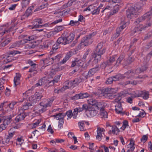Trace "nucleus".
Segmentation results:
<instances>
[{"label": "nucleus", "instance_id": "nucleus-18", "mask_svg": "<svg viewBox=\"0 0 152 152\" xmlns=\"http://www.w3.org/2000/svg\"><path fill=\"white\" fill-rule=\"evenodd\" d=\"M75 37L74 35L72 33H68L67 35L65 37L67 44L71 43Z\"/></svg>", "mask_w": 152, "mask_h": 152}, {"label": "nucleus", "instance_id": "nucleus-56", "mask_svg": "<svg viewBox=\"0 0 152 152\" xmlns=\"http://www.w3.org/2000/svg\"><path fill=\"white\" fill-rule=\"evenodd\" d=\"M65 116L66 115H67L68 118H67V119H68V118H70L72 117V116L73 114L72 113V110H69L68 111H67L66 114H65Z\"/></svg>", "mask_w": 152, "mask_h": 152}, {"label": "nucleus", "instance_id": "nucleus-46", "mask_svg": "<svg viewBox=\"0 0 152 152\" xmlns=\"http://www.w3.org/2000/svg\"><path fill=\"white\" fill-rule=\"evenodd\" d=\"M29 0H23L22 1V5L23 8H26L29 4Z\"/></svg>", "mask_w": 152, "mask_h": 152}, {"label": "nucleus", "instance_id": "nucleus-11", "mask_svg": "<svg viewBox=\"0 0 152 152\" xmlns=\"http://www.w3.org/2000/svg\"><path fill=\"white\" fill-rule=\"evenodd\" d=\"M126 23L124 21H122L120 23V26L116 29V33L115 34V37H118L121 34V31L126 27Z\"/></svg>", "mask_w": 152, "mask_h": 152}, {"label": "nucleus", "instance_id": "nucleus-9", "mask_svg": "<svg viewBox=\"0 0 152 152\" xmlns=\"http://www.w3.org/2000/svg\"><path fill=\"white\" fill-rule=\"evenodd\" d=\"M97 113V111L96 110L95 107H90L88 110L86 112V115L88 117H91L95 116Z\"/></svg>", "mask_w": 152, "mask_h": 152}, {"label": "nucleus", "instance_id": "nucleus-55", "mask_svg": "<svg viewBox=\"0 0 152 152\" xmlns=\"http://www.w3.org/2000/svg\"><path fill=\"white\" fill-rule=\"evenodd\" d=\"M79 23L78 21H74L73 20H71L70 21L69 25L73 26L77 25H78Z\"/></svg>", "mask_w": 152, "mask_h": 152}, {"label": "nucleus", "instance_id": "nucleus-2", "mask_svg": "<svg viewBox=\"0 0 152 152\" xmlns=\"http://www.w3.org/2000/svg\"><path fill=\"white\" fill-rule=\"evenodd\" d=\"M103 43L100 42L99 43L97 46L95 50V52L94 54V61H96L97 62L99 61L101 57V56L105 52V48L103 47Z\"/></svg>", "mask_w": 152, "mask_h": 152}, {"label": "nucleus", "instance_id": "nucleus-61", "mask_svg": "<svg viewBox=\"0 0 152 152\" xmlns=\"http://www.w3.org/2000/svg\"><path fill=\"white\" fill-rule=\"evenodd\" d=\"M64 91H65L63 87L62 88L60 89H58V88H55L54 90V92L55 93L58 94Z\"/></svg>", "mask_w": 152, "mask_h": 152}, {"label": "nucleus", "instance_id": "nucleus-58", "mask_svg": "<svg viewBox=\"0 0 152 152\" xmlns=\"http://www.w3.org/2000/svg\"><path fill=\"white\" fill-rule=\"evenodd\" d=\"M29 99L30 101L31 100V104H32L35 103H37L38 102V101L37 100V99L35 98V97L34 96L33 97L29 98Z\"/></svg>", "mask_w": 152, "mask_h": 152}, {"label": "nucleus", "instance_id": "nucleus-42", "mask_svg": "<svg viewBox=\"0 0 152 152\" xmlns=\"http://www.w3.org/2000/svg\"><path fill=\"white\" fill-rule=\"evenodd\" d=\"M33 7H31L28 8L26 10L25 13L27 16H29L32 14V11L33 9Z\"/></svg>", "mask_w": 152, "mask_h": 152}, {"label": "nucleus", "instance_id": "nucleus-10", "mask_svg": "<svg viewBox=\"0 0 152 152\" xmlns=\"http://www.w3.org/2000/svg\"><path fill=\"white\" fill-rule=\"evenodd\" d=\"M152 14L151 11L148 12L145 14L143 16L137 19L136 22V23L140 22L143 21L145 19L148 20L150 19V15Z\"/></svg>", "mask_w": 152, "mask_h": 152}, {"label": "nucleus", "instance_id": "nucleus-37", "mask_svg": "<svg viewBox=\"0 0 152 152\" xmlns=\"http://www.w3.org/2000/svg\"><path fill=\"white\" fill-rule=\"evenodd\" d=\"M99 115L102 118H107V113L104 110V109L100 111Z\"/></svg>", "mask_w": 152, "mask_h": 152}, {"label": "nucleus", "instance_id": "nucleus-7", "mask_svg": "<svg viewBox=\"0 0 152 152\" xmlns=\"http://www.w3.org/2000/svg\"><path fill=\"white\" fill-rule=\"evenodd\" d=\"M91 97V95L87 92L82 93H80L78 94H76L72 97V100H76L78 99H83L84 98Z\"/></svg>", "mask_w": 152, "mask_h": 152}, {"label": "nucleus", "instance_id": "nucleus-20", "mask_svg": "<svg viewBox=\"0 0 152 152\" xmlns=\"http://www.w3.org/2000/svg\"><path fill=\"white\" fill-rule=\"evenodd\" d=\"M19 113L20 114L17 116L15 118V120L17 122L23 120L26 116L27 115L25 113Z\"/></svg>", "mask_w": 152, "mask_h": 152}, {"label": "nucleus", "instance_id": "nucleus-1", "mask_svg": "<svg viewBox=\"0 0 152 152\" xmlns=\"http://www.w3.org/2000/svg\"><path fill=\"white\" fill-rule=\"evenodd\" d=\"M142 8L141 4L140 3L137 4L134 7H130L126 11V14L127 17L129 19L136 18Z\"/></svg>", "mask_w": 152, "mask_h": 152}, {"label": "nucleus", "instance_id": "nucleus-19", "mask_svg": "<svg viewBox=\"0 0 152 152\" xmlns=\"http://www.w3.org/2000/svg\"><path fill=\"white\" fill-rule=\"evenodd\" d=\"M95 108L96 110H100L104 109L105 106V103L102 102H97L95 104Z\"/></svg>", "mask_w": 152, "mask_h": 152}, {"label": "nucleus", "instance_id": "nucleus-53", "mask_svg": "<svg viewBox=\"0 0 152 152\" xmlns=\"http://www.w3.org/2000/svg\"><path fill=\"white\" fill-rule=\"evenodd\" d=\"M60 47V45L56 42L53 45L52 49L53 50H56Z\"/></svg>", "mask_w": 152, "mask_h": 152}, {"label": "nucleus", "instance_id": "nucleus-38", "mask_svg": "<svg viewBox=\"0 0 152 152\" xmlns=\"http://www.w3.org/2000/svg\"><path fill=\"white\" fill-rule=\"evenodd\" d=\"M39 80V81L40 85H41V86L44 85L45 84L47 85V84H49V81L45 77H44Z\"/></svg>", "mask_w": 152, "mask_h": 152}, {"label": "nucleus", "instance_id": "nucleus-64", "mask_svg": "<svg viewBox=\"0 0 152 152\" xmlns=\"http://www.w3.org/2000/svg\"><path fill=\"white\" fill-rule=\"evenodd\" d=\"M89 107H90L88 106L87 104H84L82 105V108L83 110H84L86 113V112L88 110V108Z\"/></svg>", "mask_w": 152, "mask_h": 152}, {"label": "nucleus", "instance_id": "nucleus-4", "mask_svg": "<svg viewBox=\"0 0 152 152\" xmlns=\"http://www.w3.org/2000/svg\"><path fill=\"white\" fill-rule=\"evenodd\" d=\"M8 23H7L0 27V34L1 35H3L4 34L8 33L13 31L12 34H14L15 32V31H13L14 26L8 28Z\"/></svg>", "mask_w": 152, "mask_h": 152}, {"label": "nucleus", "instance_id": "nucleus-3", "mask_svg": "<svg viewBox=\"0 0 152 152\" xmlns=\"http://www.w3.org/2000/svg\"><path fill=\"white\" fill-rule=\"evenodd\" d=\"M53 100L52 99H45L40 103V106L42 107L37 112H39L40 114L45 111L47 108L50 107L52 104Z\"/></svg>", "mask_w": 152, "mask_h": 152}, {"label": "nucleus", "instance_id": "nucleus-44", "mask_svg": "<svg viewBox=\"0 0 152 152\" xmlns=\"http://www.w3.org/2000/svg\"><path fill=\"white\" fill-rule=\"evenodd\" d=\"M134 58L132 57H129L127 60L125 61L126 63L124 64L126 65L129 64L133 62L134 61Z\"/></svg>", "mask_w": 152, "mask_h": 152}, {"label": "nucleus", "instance_id": "nucleus-35", "mask_svg": "<svg viewBox=\"0 0 152 152\" xmlns=\"http://www.w3.org/2000/svg\"><path fill=\"white\" fill-rule=\"evenodd\" d=\"M71 56L70 53L69 52L68 53L63 60L61 61L60 64H63L65 63L69 59Z\"/></svg>", "mask_w": 152, "mask_h": 152}, {"label": "nucleus", "instance_id": "nucleus-15", "mask_svg": "<svg viewBox=\"0 0 152 152\" xmlns=\"http://www.w3.org/2000/svg\"><path fill=\"white\" fill-rule=\"evenodd\" d=\"M115 110L117 113L121 115L124 114V112L123 110L121 103H117L115 105Z\"/></svg>", "mask_w": 152, "mask_h": 152}, {"label": "nucleus", "instance_id": "nucleus-28", "mask_svg": "<svg viewBox=\"0 0 152 152\" xmlns=\"http://www.w3.org/2000/svg\"><path fill=\"white\" fill-rule=\"evenodd\" d=\"M65 86H63L64 89L65 90L66 89H68L71 87L73 86L72 83L71 81H69V80L66 81L65 82Z\"/></svg>", "mask_w": 152, "mask_h": 152}, {"label": "nucleus", "instance_id": "nucleus-52", "mask_svg": "<svg viewBox=\"0 0 152 152\" xmlns=\"http://www.w3.org/2000/svg\"><path fill=\"white\" fill-rule=\"evenodd\" d=\"M14 60L13 58H12L11 56H7V58L5 59V60L4 61V63L12 62Z\"/></svg>", "mask_w": 152, "mask_h": 152}, {"label": "nucleus", "instance_id": "nucleus-51", "mask_svg": "<svg viewBox=\"0 0 152 152\" xmlns=\"http://www.w3.org/2000/svg\"><path fill=\"white\" fill-rule=\"evenodd\" d=\"M64 28V27L63 26H57L55 28V30L56 31L58 32L63 30Z\"/></svg>", "mask_w": 152, "mask_h": 152}, {"label": "nucleus", "instance_id": "nucleus-36", "mask_svg": "<svg viewBox=\"0 0 152 152\" xmlns=\"http://www.w3.org/2000/svg\"><path fill=\"white\" fill-rule=\"evenodd\" d=\"M88 103L91 106H90V107H95V104H96L97 102L96 101L93 99H91L88 100Z\"/></svg>", "mask_w": 152, "mask_h": 152}, {"label": "nucleus", "instance_id": "nucleus-45", "mask_svg": "<svg viewBox=\"0 0 152 152\" xmlns=\"http://www.w3.org/2000/svg\"><path fill=\"white\" fill-rule=\"evenodd\" d=\"M124 56L123 55L120 56L116 61L115 65L117 66L121 63V61L123 60Z\"/></svg>", "mask_w": 152, "mask_h": 152}, {"label": "nucleus", "instance_id": "nucleus-48", "mask_svg": "<svg viewBox=\"0 0 152 152\" xmlns=\"http://www.w3.org/2000/svg\"><path fill=\"white\" fill-rule=\"evenodd\" d=\"M71 81L72 83L73 87L77 85L80 82L79 79L77 78L73 80H71Z\"/></svg>", "mask_w": 152, "mask_h": 152}, {"label": "nucleus", "instance_id": "nucleus-23", "mask_svg": "<svg viewBox=\"0 0 152 152\" xmlns=\"http://www.w3.org/2000/svg\"><path fill=\"white\" fill-rule=\"evenodd\" d=\"M115 56H113L112 57H110L108 60L106 61L107 63L109 66H115L116 65H115V64H114L113 63L115 62Z\"/></svg>", "mask_w": 152, "mask_h": 152}, {"label": "nucleus", "instance_id": "nucleus-34", "mask_svg": "<svg viewBox=\"0 0 152 152\" xmlns=\"http://www.w3.org/2000/svg\"><path fill=\"white\" fill-rule=\"evenodd\" d=\"M119 131L118 128L115 126L114 125L113 126L112 128V131L111 130H110L109 131L108 133L109 134H111V132L114 134H115L116 135L118 133Z\"/></svg>", "mask_w": 152, "mask_h": 152}, {"label": "nucleus", "instance_id": "nucleus-32", "mask_svg": "<svg viewBox=\"0 0 152 152\" xmlns=\"http://www.w3.org/2000/svg\"><path fill=\"white\" fill-rule=\"evenodd\" d=\"M57 42L59 45L61 44L64 45L67 44L65 37H60L58 39Z\"/></svg>", "mask_w": 152, "mask_h": 152}, {"label": "nucleus", "instance_id": "nucleus-25", "mask_svg": "<svg viewBox=\"0 0 152 152\" xmlns=\"http://www.w3.org/2000/svg\"><path fill=\"white\" fill-rule=\"evenodd\" d=\"M77 63V66H81L84 69H86L88 66L87 64H85V65H83V62L80 59H78V58H76Z\"/></svg>", "mask_w": 152, "mask_h": 152}, {"label": "nucleus", "instance_id": "nucleus-47", "mask_svg": "<svg viewBox=\"0 0 152 152\" xmlns=\"http://www.w3.org/2000/svg\"><path fill=\"white\" fill-rule=\"evenodd\" d=\"M78 124L79 126L81 131H83L84 130V122L83 121H82L78 122Z\"/></svg>", "mask_w": 152, "mask_h": 152}, {"label": "nucleus", "instance_id": "nucleus-60", "mask_svg": "<svg viewBox=\"0 0 152 152\" xmlns=\"http://www.w3.org/2000/svg\"><path fill=\"white\" fill-rule=\"evenodd\" d=\"M18 23V20H17V19L15 18L13 20H12L11 24L12 25L11 27H13L14 26V28L15 27V26L17 25Z\"/></svg>", "mask_w": 152, "mask_h": 152}, {"label": "nucleus", "instance_id": "nucleus-57", "mask_svg": "<svg viewBox=\"0 0 152 152\" xmlns=\"http://www.w3.org/2000/svg\"><path fill=\"white\" fill-rule=\"evenodd\" d=\"M20 52L15 50H12L9 52L7 53L9 55H15L18 53H20Z\"/></svg>", "mask_w": 152, "mask_h": 152}, {"label": "nucleus", "instance_id": "nucleus-30", "mask_svg": "<svg viewBox=\"0 0 152 152\" xmlns=\"http://www.w3.org/2000/svg\"><path fill=\"white\" fill-rule=\"evenodd\" d=\"M117 91L114 88H107L104 89L102 90V92H107L113 95H115V94L116 92Z\"/></svg>", "mask_w": 152, "mask_h": 152}, {"label": "nucleus", "instance_id": "nucleus-26", "mask_svg": "<svg viewBox=\"0 0 152 152\" xmlns=\"http://www.w3.org/2000/svg\"><path fill=\"white\" fill-rule=\"evenodd\" d=\"M60 77V75L55 76L53 80L49 82V83L50 84V86H52L55 83H57L59 80Z\"/></svg>", "mask_w": 152, "mask_h": 152}, {"label": "nucleus", "instance_id": "nucleus-5", "mask_svg": "<svg viewBox=\"0 0 152 152\" xmlns=\"http://www.w3.org/2000/svg\"><path fill=\"white\" fill-rule=\"evenodd\" d=\"M92 34H89L83 37L81 40L80 46H86L91 44L93 41L91 39Z\"/></svg>", "mask_w": 152, "mask_h": 152}, {"label": "nucleus", "instance_id": "nucleus-24", "mask_svg": "<svg viewBox=\"0 0 152 152\" xmlns=\"http://www.w3.org/2000/svg\"><path fill=\"white\" fill-rule=\"evenodd\" d=\"M140 94V96L145 99H147L149 98V92L145 90L141 91Z\"/></svg>", "mask_w": 152, "mask_h": 152}, {"label": "nucleus", "instance_id": "nucleus-27", "mask_svg": "<svg viewBox=\"0 0 152 152\" xmlns=\"http://www.w3.org/2000/svg\"><path fill=\"white\" fill-rule=\"evenodd\" d=\"M102 96L106 98H108L110 99H112L114 97V96L115 95H113L112 94L110 93L109 92H102Z\"/></svg>", "mask_w": 152, "mask_h": 152}, {"label": "nucleus", "instance_id": "nucleus-12", "mask_svg": "<svg viewBox=\"0 0 152 152\" xmlns=\"http://www.w3.org/2000/svg\"><path fill=\"white\" fill-rule=\"evenodd\" d=\"M105 130L102 128L98 127L97 128V134L96 137V139L100 141L103 137V134L104 135V132Z\"/></svg>", "mask_w": 152, "mask_h": 152}, {"label": "nucleus", "instance_id": "nucleus-8", "mask_svg": "<svg viewBox=\"0 0 152 152\" xmlns=\"http://www.w3.org/2000/svg\"><path fill=\"white\" fill-rule=\"evenodd\" d=\"M135 70L131 69L129 70L126 72L125 73L123 76V78L125 77L127 78L132 79L134 78V75H138L135 73Z\"/></svg>", "mask_w": 152, "mask_h": 152}, {"label": "nucleus", "instance_id": "nucleus-40", "mask_svg": "<svg viewBox=\"0 0 152 152\" xmlns=\"http://www.w3.org/2000/svg\"><path fill=\"white\" fill-rule=\"evenodd\" d=\"M114 81H116L119 80L123 78V76H122L121 74H119L115 76H113Z\"/></svg>", "mask_w": 152, "mask_h": 152}, {"label": "nucleus", "instance_id": "nucleus-31", "mask_svg": "<svg viewBox=\"0 0 152 152\" xmlns=\"http://www.w3.org/2000/svg\"><path fill=\"white\" fill-rule=\"evenodd\" d=\"M65 116V114L63 113H59L53 115V117L57 120H59L64 118Z\"/></svg>", "mask_w": 152, "mask_h": 152}, {"label": "nucleus", "instance_id": "nucleus-13", "mask_svg": "<svg viewBox=\"0 0 152 152\" xmlns=\"http://www.w3.org/2000/svg\"><path fill=\"white\" fill-rule=\"evenodd\" d=\"M14 116V114L10 115L3 118V124L7 127L11 122L12 118Z\"/></svg>", "mask_w": 152, "mask_h": 152}, {"label": "nucleus", "instance_id": "nucleus-6", "mask_svg": "<svg viewBox=\"0 0 152 152\" xmlns=\"http://www.w3.org/2000/svg\"><path fill=\"white\" fill-rule=\"evenodd\" d=\"M42 23V22L41 19H36L34 20L32 23V25L29 26H28L31 27V29L40 28L42 27V26L40 24Z\"/></svg>", "mask_w": 152, "mask_h": 152}, {"label": "nucleus", "instance_id": "nucleus-14", "mask_svg": "<svg viewBox=\"0 0 152 152\" xmlns=\"http://www.w3.org/2000/svg\"><path fill=\"white\" fill-rule=\"evenodd\" d=\"M99 68L98 66L91 69L89 71L87 75L85 76V77H86V78H87L92 76L95 73L99 71Z\"/></svg>", "mask_w": 152, "mask_h": 152}, {"label": "nucleus", "instance_id": "nucleus-50", "mask_svg": "<svg viewBox=\"0 0 152 152\" xmlns=\"http://www.w3.org/2000/svg\"><path fill=\"white\" fill-rule=\"evenodd\" d=\"M7 103V101L1 103L0 105V111H4V108H6L7 107L6 104Z\"/></svg>", "mask_w": 152, "mask_h": 152}, {"label": "nucleus", "instance_id": "nucleus-22", "mask_svg": "<svg viewBox=\"0 0 152 152\" xmlns=\"http://www.w3.org/2000/svg\"><path fill=\"white\" fill-rule=\"evenodd\" d=\"M148 68L147 65H145L141 68H138L136 69L135 73L137 74H139L141 72L146 70Z\"/></svg>", "mask_w": 152, "mask_h": 152}, {"label": "nucleus", "instance_id": "nucleus-63", "mask_svg": "<svg viewBox=\"0 0 152 152\" xmlns=\"http://www.w3.org/2000/svg\"><path fill=\"white\" fill-rule=\"evenodd\" d=\"M41 119H39L37 121L33 123V128H35L37 126L39 125L40 123L41 122Z\"/></svg>", "mask_w": 152, "mask_h": 152}, {"label": "nucleus", "instance_id": "nucleus-59", "mask_svg": "<svg viewBox=\"0 0 152 152\" xmlns=\"http://www.w3.org/2000/svg\"><path fill=\"white\" fill-rule=\"evenodd\" d=\"M17 142L16 143V145H21L23 142L24 140L22 139V138H18L17 139Z\"/></svg>", "mask_w": 152, "mask_h": 152}, {"label": "nucleus", "instance_id": "nucleus-49", "mask_svg": "<svg viewBox=\"0 0 152 152\" xmlns=\"http://www.w3.org/2000/svg\"><path fill=\"white\" fill-rule=\"evenodd\" d=\"M11 41V39H6L0 45L3 47H4L8 44Z\"/></svg>", "mask_w": 152, "mask_h": 152}, {"label": "nucleus", "instance_id": "nucleus-29", "mask_svg": "<svg viewBox=\"0 0 152 152\" xmlns=\"http://www.w3.org/2000/svg\"><path fill=\"white\" fill-rule=\"evenodd\" d=\"M54 42L52 41L46 40L43 43V47L45 48H47L51 46Z\"/></svg>", "mask_w": 152, "mask_h": 152}, {"label": "nucleus", "instance_id": "nucleus-43", "mask_svg": "<svg viewBox=\"0 0 152 152\" xmlns=\"http://www.w3.org/2000/svg\"><path fill=\"white\" fill-rule=\"evenodd\" d=\"M41 61L45 64L49 65L51 64V61H50L51 60L50 58L49 57L47 58L44 59H42Z\"/></svg>", "mask_w": 152, "mask_h": 152}, {"label": "nucleus", "instance_id": "nucleus-39", "mask_svg": "<svg viewBox=\"0 0 152 152\" xmlns=\"http://www.w3.org/2000/svg\"><path fill=\"white\" fill-rule=\"evenodd\" d=\"M17 103V102L12 101L9 104L8 103V102H7L6 104L7 107L8 106L12 110H13L14 108V106Z\"/></svg>", "mask_w": 152, "mask_h": 152}, {"label": "nucleus", "instance_id": "nucleus-16", "mask_svg": "<svg viewBox=\"0 0 152 152\" xmlns=\"http://www.w3.org/2000/svg\"><path fill=\"white\" fill-rule=\"evenodd\" d=\"M151 25V24L150 23H149L148 25H145L144 26L141 28H140L138 27H135L134 30L131 31L132 35H135L136 33L139 34L140 31H141L142 30L150 26Z\"/></svg>", "mask_w": 152, "mask_h": 152}, {"label": "nucleus", "instance_id": "nucleus-54", "mask_svg": "<svg viewBox=\"0 0 152 152\" xmlns=\"http://www.w3.org/2000/svg\"><path fill=\"white\" fill-rule=\"evenodd\" d=\"M123 125L120 127V129H121L124 130L125 128L127 127L128 125V122L126 121H124L123 122Z\"/></svg>", "mask_w": 152, "mask_h": 152}, {"label": "nucleus", "instance_id": "nucleus-21", "mask_svg": "<svg viewBox=\"0 0 152 152\" xmlns=\"http://www.w3.org/2000/svg\"><path fill=\"white\" fill-rule=\"evenodd\" d=\"M37 36L35 35H32L28 36H26L25 38L23 39V41L25 43H26L28 41L34 40L37 39Z\"/></svg>", "mask_w": 152, "mask_h": 152}, {"label": "nucleus", "instance_id": "nucleus-62", "mask_svg": "<svg viewBox=\"0 0 152 152\" xmlns=\"http://www.w3.org/2000/svg\"><path fill=\"white\" fill-rule=\"evenodd\" d=\"M150 56V55H149V56H148V55H147V56L145 58L143 61V63L145 64V65H147V64L148 61H149L150 58L151 57H149V56Z\"/></svg>", "mask_w": 152, "mask_h": 152}, {"label": "nucleus", "instance_id": "nucleus-17", "mask_svg": "<svg viewBox=\"0 0 152 152\" xmlns=\"http://www.w3.org/2000/svg\"><path fill=\"white\" fill-rule=\"evenodd\" d=\"M32 104L27 102L23 106L18 109L19 113H23L25 110H28L30 107L32 106Z\"/></svg>", "mask_w": 152, "mask_h": 152}, {"label": "nucleus", "instance_id": "nucleus-33", "mask_svg": "<svg viewBox=\"0 0 152 152\" xmlns=\"http://www.w3.org/2000/svg\"><path fill=\"white\" fill-rule=\"evenodd\" d=\"M61 57V56L60 54L58 55L52 57L51 58V64H53L54 62H57L58 61Z\"/></svg>", "mask_w": 152, "mask_h": 152}, {"label": "nucleus", "instance_id": "nucleus-41", "mask_svg": "<svg viewBox=\"0 0 152 152\" xmlns=\"http://www.w3.org/2000/svg\"><path fill=\"white\" fill-rule=\"evenodd\" d=\"M21 41L13 43L10 47V48H16L19 47L21 45Z\"/></svg>", "mask_w": 152, "mask_h": 152}]
</instances>
